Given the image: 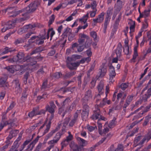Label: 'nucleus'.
Instances as JSON below:
<instances>
[{"instance_id":"nucleus-1","label":"nucleus","mask_w":151,"mask_h":151,"mask_svg":"<svg viewBox=\"0 0 151 151\" xmlns=\"http://www.w3.org/2000/svg\"><path fill=\"white\" fill-rule=\"evenodd\" d=\"M40 3L38 1H34L31 2L25 9H22L19 10V11L15 12L13 11L12 10L13 8L12 7L7 8L6 9V12H8L9 14L10 13H13V14L11 15V17H14L17 15L22 13V12L26 11L23 13L22 14V15L23 16V17L22 19L23 20H25L29 18V13L35 11L38 6L40 5Z\"/></svg>"},{"instance_id":"nucleus-2","label":"nucleus","mask_w":151,"mask_h":151,"mask_svg":"<svg viewBox=\"0 0 151 151\" xmlns=\"http://www.w3.org/2000/svg\"><path fill=\"white\" fill-rule=\"evenodd\" d=\"M55 32L52 28L49 29L47 34L46 35V33L44 35H40V37L38 36H32L28 40V42L29 44L33 42H35L38 45L42 44L44 42V40L48 39L49 38V34H50V40L52 39L53 35L55 34Z\"/></svg>"},{"instance_id":"nucleus-3","label":"nucleus","mask_w":151,"mask_h":151,"mask_svg":"<svg viewBox=\"0 0 151 151\" xmlns=\"http://www.w3.org/2000/svg\"><path fill=\"white\" fill-rule=\"evenodd\" d=\"M9 63L14 62H24L26 61L28 63L27 66H33L37 63L31 58L24 57V54L22 52H19L16 56H14L12 58H9L7 60Z\"/></svg>"},{"instance_id":"nucleus-4","label":"nucleus","mask_w":151,"mask_h":151,"mask_svg":"<svg viewBox=\"0 0 151 151\" xmlns=\"http://www.w3.org/2000/svg\"><path fill=\"white\" fill-rule=\"evenodd\" d=\"M19 132L18 130H11L8 136L6 138V140L5 143L6 144H11V140L13 137L16 136Z\"/></svg>"},{"instance_id":"nucleus-5","label":"nucleus","mask_w":151,"mask_h":151,"mask_svg":"<svg viewBox=\"0 0 151 151\" xmlns=\"http://www.w3.org/2000/svg\"><path fill=\"white\" fill-rule=\"evenodd\" d=\"M107 71L106 67H101L99 70V72L96 78L98 79L99 78H103L106 74Z\"/></svg>"},{"instance_id":"nucleus-6","label":"nucleus","mask_w":151,"mask_h":151,"mask_svg":"<svg viewBox=\"0 0 151 151\" xmlns=\"http://www.w3.org/2000/svg\"><path fill=\"white\" fill-rule=\"evenodd\" d=\"M36 27L35 25L34 24H29L27 25L24 26L23 28L19 29L17 31V33L21 35L24 33L25 31H27V29H32Z\"/></svg>"},{"instance_id":"nucleus-7","label":"nucleus","mask_w":151,"mask_h":151,"mask_svg":"<svg viewBox=\"0 0 151 151\" xmlns=\"http://www.w3.org/2000/svg\"><path fill=\"white\" fill-rule=\"evenodd\" d=\"M95 108V110L93 111V114L91 118L93 120L99 119L101 113L100 111V109L98 106H96Z\"/></svg>"},{"instance_id":"nucleus-8","label":"nucleus","mask_w":151,"mask_h":151,"mask_svg":"<svg viewBox=\"0 0 151 151\" xmlns=\"http://www.w3.org/2000/svg\"><path fill=\"white\" fill-rule=\"evenodd\" d=\"M81 110H77L74 114L73 119L70 122L69 125L70 127H72L77 122L79 114L81 113Z\"/></svg>"},{"instance_id":"nucleus-9","label":"nucleus","mask_w":151,"mask_h":151,"mask_svg":"<svg viewBox=\"0 0 151 151\" xmlns=\"http://www.w3.org/2000/svg\"><path fill=\"white\" fill-rule=\"evenodd\" d=\"M75 60L73 57L72 55L71 56L68 57L66 59V62L68 65H71L72 66H78V63L75 62Z\"/></svg>"},{"instance_id":"nucleus-10","label":"nucleus","mask_w":151,"mask_h":151,"mask_svg":"<svg viewBox=\"0 0 151 151\" xmlns=\"http://www.w3.org/2000/svg\"><path fill=\"white\" fill-rule=\"evenodd\" d=\"M78 42L80 45H81L85 42V41L89 37V36L84 33H81L79 34Z\"/></svg>"},{"instance_id":"nucleus-11","label":"nucleus","mask_w":151,"mask_h":151,"mask_svg":"<svg viewBox=\"0 0 151 151\" xmlns=\"http://www.w3.org/2000/svg\"><path fill=\"white\" fill-rule=\"evenodd\" d=\"M110 82L113 83L114 81L113 79L116 75L114 67H109V69Z\"/></svg>"},{"instance_id":"nucleus-12","label":"nucleus","mask_w":151,"mask_h":151,"mask_svg":"<svg viewBox=\"0 0 151 151\" xmlns=\"http://www.w3.org/2000/svg\"><path fill=\"white\" fill-rule=\"evenodd\" d=\"M105 13L102 12L98 16V17L93 19V22L95 23H101L103 22L104 19Z\"/></svg>"},{"instance_id":"nucleus-13","label":"nucleus","mask_w":151,"mask_h":151,"mask_svg":"<svg viewBox=\"0 0 151 151\" xmlns=\"http://www.w3.org/2000/svg\"><path fill=\"white\" fill-rule=\"evenodd\" d=\"M12 83L14 84L15 86V89L16 93H20L22 92V89L20 88V84L19 83V80L18 79L14 80L12 81Z\"/></svg>"},{"instance_id":"nucleus-14","label":"nucleus","mask_w":151,"mask_h":151,"mask_svg":"<svg viewBox=\"0 0 151 151\" xmlns=\"http://www.w3.org/2000/svg\"><path fill=\"white\" fill-rule=\"evenodd\" d=\"M122 46L120 43H119L117 48L114 50L117 57H120L122 50Z\"/></svg>"},{"instance_id":"nucleus-15","label":"nucleus","mask_w":151,"mask_h":151,"mask_svg":"<svg viewBox=\"0 0 151 151\" xmlns=\"http://www.w3.org/2000/svg\"><path fill=\"white\" fill-rule=\"evenodd\" d=\"M122 1L120 0H117L115 5L114 10L119 12L122 7Z\"/></svg>"},{"instance_id":"nucleus-16","label":"nucleus","mask_w":151,"mask_h":151,"mask_svg":"<svg viewBox=\"0 0 151 151\" xmlns=\"http://www.w3.org/2000/svg\"><path fill=\"white\" fill-rule=\"evenodd\" d=\"M121 19V14H120L118 15V17L116 19L115 23L114 25V28L113 30L115 32H116L119 25L120 21Z\"/></svg>"},{"instance_id":"nucleus-17","label":"nucleus","mask_w":151,"mask_h":151,"mask_svg":"<svg viewBox=\"0 0 151 151\" xmlns=\"http://www.w3.org/2000/svg\"><path fill=\"white\" fill-rule=\"evenodd\" d=\"M70 147L71 148V151H79L80 149V146L75 144L74 142H71L70 145Z\"/></svg>"},{"instance_id":"nucleus-18","label":"nucleus","mask_w":151,"mask_h":151,"mask_svg":"<svg viewBox=\"0 0 151 151\" xmlns=\"http://www.w3.org/2000/svg\"><path fill=\"white\" fill-rule=\"evenodd\" d=\"M142 137V136H139L135 138L134 141V144L135 145V147L138 145L140 146V148L142 147V145L143 144H140V143L142 141V139L139 142L141 139Z\"/></svg>"},{"instance_id":"nucleus-19","label":"nucleus","mask_w":151,"mask_h":151,"mask_svg":"<svg viewBox=\"0 0 151 151\" xmlns=\"http://www.w3.org/2000/svg\"><path fill=\"white\" fill-rule=\"evenodd\" d=\"M40 137L39 136H37V137L28 146L27 149H30V150L32 151L34 148L35 144L37 142Z\"/></svg>"},{"instance_id":"nucleus-20","label":"nucleus","mask_w":151,"mask_h":151,"mask_svg":"<svg viewBox=\"0 0 151 151\" xmlns=\"http://www.w3.org/2000/svg\"><path fill=\"white\" fill-rule=\"evenodd\" d=\"M151 138V131L149 132L147 135L145 136L142 141L140 143V144H144L145 141H148Z\"/></svg>"},{"instance_id":"nucleus-21","label":"nucleus","mask_w":151,"mask_h":151,"mask_svg":"<svg viewBox=\"0 0 151 151\" xmlns=\"http://www.w3.org/2000/svg\"><path fill=\"white\" fill-rule=\"evenodd\" d=\"M68 3L70 4L77 3V6H81L83 5V2L82 0H71L69 1Z\"/></svg>"},{"instance_id":"nucleus-22","label":"nucleus","mask_w":151,"mask_h":151,"mask_svg":"<svg viewBox=\"0 0 151 151\" xmlns=\"http://www.w3.org/2000/svg\"><path fill=\"white\" fill-rule=\"evenodd\" d=\"M104 83L103 82L101 81H100L97 86V88L99 93H103L104 91Z\"/></svg>"},{"instance_id":"nucleus-23","label":"nucleus","mask_w":151,"mask_h":151,"mask_svg":"<svg viewBox=\"0 0 151 151\" xmlns=\"http://www.w3.org/2000/svg\"><path fill=\"white\" fill-rule=\"evenodd\" d=\"M111 19V17L105 16V18L104 23V29L106 30L107 29V26L109 24Z\"/></svg>"},{"instance_id":"nucleus-24","label":"nucleus","mask_w":151,"mask_h":151,"mask_svg":"<svg viewBox=\"0 0 151 151\" xmlns=\"http://www.w3.org/2000/svg\"><path fill=\"white\" fill-rule=\"evenodd\" d=\"M79 101V98H76L69 107V110L72 111L74 108H75L76 105L78 103Z\"/></svg>"},{"instance_id":"nucleus-25","label":"nucleus","mask_w":151,"mask_h":151,"mask_svg":"<svg viewBox=\"0 0 151 151\" xmlns=\"http://www.w3.org/2000/svg\"><path fill=\"white\" fill-rule=\"evenodd\" d=\"M12 24H13L12 22H11V23H9V24H6L4 27L3 28L1 29V31L4 32L7 30L12 28L13 27Z\"/></svg>"},{"instance_id":"nucleus-26","label":"nucleus","mask_w":151,"mask_h":151,"mask_svg":"<svg viewBox=\"0 0 151 151\" xmlns=\"http://www.w3.org/2000/svg\"><path fill=\"white\" fill-rule=\"evenodd\" d=\"M19 145H18L17 141H15L13 145L12 146L11 148L9 151H18V148Z\"/></svg>"},{"instance_id":"nucleus-27","label":"nucleus","mask_w":151,"mask_h":151,"mask_svg":"<svg viewBox=\"0 0 151 151\" xmlns=\"http://www.w3.org/2000/svg\"><path fill=\"white\" fill-rule=\"evenodd\" d=\"M68 90V88L65 87H62L58 89L56 88L52 91V92L53 93H55L58 91H62L63 93H64L66 92Z\"/></svg>"},{"instance_id":"nucleus-28","label":"nucleus","mask_w":151,"mask_h":151,"mask_svg":"<svg viewBox=\"0 0 151 151\" xmlns=\"http://www.w3.org/2000/svg\"><path fill=\"white\" fill-rule=\"evenodd\" d=\"M89 112L82 111L81 116L83 121H86L88 119Z\"/></svg>"},{"instance_id":"nucleus-29","label":"nucleus","mask_w":151,"mask_h":151,"mask_svg":"<svg viewBox=\"0 0 151 151\" xmlns=\"http://www.w3.org/2000/svg\"><path fill=\"white\" fill-rule=\"evenodd\" d=\"M15 51V50L12 48H10L8 47H6L4 48V50L3 51V54H5L9 52H12Z\"/></svg>"},{"instance_id":"nucleus-30","label":"nucleus","mask_w":151,"mask_h":151,"mask_svg":"<svg viewBox=\"0 0 151 151\" xmlns=\"http://www.w3.org/2000/svg\"><path fill=\"white\" fill-rule=\"evenodd\" d=\"M76 73V72L75 71H70V72L66 73L63 76V77L64 78L67 79L71 77L74 75Z\"/></svg>"},{"instance_id":"nucleus-31","label":"nucleus","mask_w":151,"mask_h":151,"mask_svg":"<svg viewBox=\"0 0 151 151\" xmlns=\"http://www.w3.org/2000/svg\"><path fill=\"white\" fill-rule=\"evenodd\" d=\"M88 17V13L87 14L84 15L83 17L79 19V21L80 22L82 23L83 22V24H85L86 23L87 21Z\"/></svg>"},{"instance_id":"nucleus-32","label":"nucleus","mask_w":151,"mask_h":151,"mask_svg":"<svg viewBox=\"0 0 151 151\" xmlns=\"http://www.w3.org/2000/svg\"><path fill=\"white\" fill-rule=\"evenodd\" d=\"M77 140L80 142V144H81V145L82 147L85 146L88 144L87 141L80 137L77 138Z\"/></svg>"},{"instance_id":"nucleus-33","label":"nucleus","mask_w":151,"mask_h":151,"mask_svg":"<svg viewBox=\"0 0 151 151\" xmlns=\"http://www.w3.org/2000/svg\"><path fill=\"white\" fill-rule=\"evenodd\" d=\"M91 60V58L89 57H88L86 58H83L81 60L79 61H77L76 63H79V65L80 64H83L85 62L87 63H88Z\"/></svg>"},{"instance_id":"nucleus-34","label":"nucleus","mask_w":151,"mask_h":151,"mask_svg":"<svg viewBox=\"0 0 151 151\" xmlns=\"http://www.w3.org/2000/svg\"><path fill=\"white\" fill-rule=\"evenodd\" d=\"M90 35L91 37L93 38V40L95 42H96L98 40L97 37V34L96 32L92 31L90 32Z\"/></svg>"},{"instance_id":"nucleus-35","label":"nucleus","mask_w":151,"mask_h":151,"mask_svg":"<svg viewBox=\"0 0 151 151\" xmlns=\"http://www.w3.org/2000/svg\"><path fill=\"white\" fill-rule=\"evenodd\" d=\"M92 44V40L90 39V37L86 41L85 44H84L85 47L86 48H89L91 46Z\"/></svg>"},{"instance_id":"nucleus-36","label":"nucleus","mask_w":151,"mask_h":151,"mask_svg":"<svg viewBox=\"0 0 151 151\" xmlns=\"http://www.w3.org/2000/svg\"><path fill=\"white\" fill-rule=\"evenodd\" d=\"M46 111H48L51 114L54 113L55 112V108H53L52 107L50 106L49 105H46L45 107Z\"/></svg>"},{"instance_id":"nucleus-37","label":"nucleus","mask_w":151,"mask_h":151,"mask_svg":"<svg viewBox=\"0 0 151 151\" xmlns=\"http://www.w3.org/2000/svg\"><path fill=\"white\" fill-rule=\"evenodd\" d=\"M63 134V133L60 132H58L54 137V139L55 140V142H57L60 138L61 136Z\"/></svg>"},{"instance_id":"nucleus-38","label":"nucleus","mask_w":151,"mask_h":151,"mask_svg":"<svg viewBox=\"0 0 151 151\" xmlns=\"http://www.w3.org/2000/svg\"><path fill=\"white\" fill-rule=\"evenodd\" d=\"M15 121L14 119H11L8 120V123L7 122V124H9L10 125V127L7 129V131L11 129L12 127H13L14 125L15 124L14 122Z\"/></svg>"},{"instance_id":"nucleus-39","label":"nucleus","mask_w":151,"mask_h":151,"mask_svg":"<svg viewBox=\"0 0 151 151\" xmlns=\"http://www.w3.org/2000/svg\"><path fill=\"white\" fill-rule=\"evenodd\" d=\"M116 118L115 117H114L111 122L108 125L109 127L110 128H111L114 127L116 124Z\"/></svg>"},{"instance_id":"nucleus-40","label":"nucleus","mask_w":151,"mask_h":151,"mask_svg":"<svg viewBox=\"0 0 151 151\" xmlns=\"http://www.w3.org/2000/svg\"><path fill=\"white\" fill-rule=\"evenodd\" d=\"M123 51L124 54L126 55L130 54L131 52V51H130L129 50L128 46H124Z\"/></svg>"},{"instance_id":"nucleus-41","label":"nucleus","mask_w":151,"mask_h":151,"mask_svg":"<svg viewBox=\"0 0 151 151\" xmlns=\"http://www.w3.org/2000/svg\"><path fill=\"white\" fill-rule=\"evenodd\" d=\"M137 46H134V54L132 59L135 60L138 56Z\"/></svg>"},{"instance_id":"nucleus-42","label":"nucleus","mask_w":151,"mask_h":151,"mask_svg":"<svg viewBox=\"0 0 151 151\" xmlns=\"http://www.w3.org/2000/svg\"><path fill=\"white\" fill-rule=\"evenodd\" d=\"M150 96V94H147L146 93L142 96V98L140 99L142 100V102H145L147 101V99L149 98Z\"/></svg>"},{"instance_id":"nucleus-43","label":"nucleus","mask_w":151,"mask_h":151,"mask_svg":"<svg viewBox=\"0 0 151 151\" xmlns=\"http://www.w3.org/2000/svg\"><path fill=\"white\" fill-rule=\"evenodd\" d=\"M4 68L7 70L8 71L12 73H13L15 71L17 70L14 67H6Z\"/></svg>"},{"instance_id":"nucleus-44","label":"nucleus","mask_w":151,"mask_h":151,"mask_svg":"<svg viewBox=\"0 0 151 151\" xmlns=\"http://www.w3.org/2000/svg\"><path fill=\"white\" fill-rule=\"evenodd\" d=\"M120 57H117L114 58L113 59L112 61H110L109 62V64L108 66H112V64L113 63H117L118 59H119Z\"/></svg>"},{"instance_id":"nucleus-45","label":"nucleus","mask_w":151,"mask_h":151,"mask_svg":"<svg viewBox=\"0 0 151 151\" xmlns=\"http://www.w3.org/2000/svg\"><path fill=\"white\" fill-rule=\"evenodd\" d=\"M128 84L126 83H122L119 86V88H121L122 90L124 91L128 87Z\"/></svg>"},{"instance_id":"nucleus-46","label":"nucleus","mask_w":151,"mask_h":151,"mask_svg":"<svg viewBox=\"0 0 151 151\" xmlns=\"http://www.w3.org/2000/svg\"><path fill=\"white\" fill-rule=\"evenodd\" d=\"M24 42V39L22 38H19L16 40L14 42V43L16 45L22 43Z\"/></svg>"},{"instance_id":"nucleus-47","label":"nucleus","mask_w":151,"mask_h":151,"mask_svg":"<svg viewBox=\"0 0 151 151\" xmlns=\"http://www.w3.org/2000/svg\"><path fill=\"white\" fill-rule=\"evenodd\" d=\"M82 105H89L90 101L88 100L83 98L81 100Z\"/></svg>"},{"instance_id":"nucleus-48","label":"nucleus","mask_w":151,"mask_h":151,"mask_svg":"<svg viewBox=\"0 0 151 151\" xmlns=\"http://www.w3.org/2000/svg\"><path fill=\"white\" fill-rule=\"evenodd\" d=\"M85 24V25L84 26H79L77 28V30H76V32H78L80 30L83 29H86V28L88 26V24L87 23H86Z\"/></svg>"},{"instance_id":"nucleus-49","label":"nucleus","mask_w":151,"mask_h":151,"mask_svg":"<svg viewBox=\"0 0 151 151\" xmlns=\"http://www.w3.org/2000/svg\"><path fill=\"white\" fill-rule=\"evenodd\" d=\"M61 75L62 74L60 73L56 72L52 75V78L58 79L60 77Z\"/></svg>"},{"instance_id":"nucleus-50","label":"nucleus","mask_w":151,"mask_h":151,"mask_svg":"<svg viewBox=\"0 0 151 151\" xmlns=\"http://www.w3.org/2000/svg\"><path fill=\"white\" fill-rule=\"evenodd\" d=\"M29 76V75L28 72H26L23 78L24 82V83L25 84L27 83V80Z\"/></svg>"},{"instance_id":"nucleus-51","label":"nucleus","mask_w":151,"mask_h":151,"mask_svg":"<svg viewBox=\"0 0 151 151\" xmlns=\"http://www.w3.org/2000/svg\"><path fill=\"white\" fill-rule=\"evenodd\" d=\"M47 88H48V87L47 86V81L46 80L43 81L41 89H45Z\"/></svg>"},{"instance_id":"nucleus-52","label":"nucleus","mask_w":151,"mask_h":151,"mask_svg":"<svg viewBox=\"0 0 151 151\" xmlns=\"http://www.w3.org/2000/svg\"><path fill=\"white\" fill-rule=\"evenodd\" d=\"M91 8L92 9H96L97 7V3L96 2L95 0H93L91 3Z\"/></svg>"},{"instance_id":"nucleus-53","label":"nucleus","mask_w":151,"mask_h":151,"mask_svg":"<svg viewBox=\"0 0 151 151\" xmlns=\"http://www.w3.org/2000/svg\"><path fill=\"white\" fill-rule=\"evenodd\" d=\"M92 11H90V17L92 18L94 17L96 14L97 12V9H92Z\"/></svg>"},{"instance_id":"nucleus-54","label":"nucleus","mask_w":151,"mask_h":151,"mask_svg":"<svg viewBox=\"0 0 151 151\" xmlns=\"http://www.w3.org/2000/svg\"><path fill=\"white\" fill-rule=\"evenodd\" d=\"M124 146L121 144L118 145L117 148L114 151H123Z\"/></svg>"},{"instance_id":"nucleus-55","label":"nucleus","mask_w":151,"mask_h":151,"mask_svg":"<svg viewBox=\"0 0 151 151\" xmlns=\"http://www.w3.org/2000/svg\"><path fill=\"white\" fill-rule=\"evenodd\" d=\"M147 37L148 39L146 40V42H147L148 41H149V44L150 45L151 44V30L147 32Z\"/></svg>"},{"instance_id":"nucleus-56","label":"nucleus","mask_w":151,"mask_h":151,"mask_svg":"<svg viewBox=\"0 0 151 151\" xmlns=\"http://www.w3.org/2000/svg\"><path fill=\"white\" fill-rule=\"evenodd\" d=\"M54 132L52 131L50 132H49L47 134L45 139V140L47 141L50 138L52 137L53 134H54Z\"/></svg>"},{"instance_id":"nucleus-57","label":"nucleus","mask_w":151,"mask_h":151,"mask_svg":"<svg viewBox=\"0 0 151 151\" xmlns=\"http://www.w3.org/2000/svg\"><path fill=\"white\" fill-rule=\"evenodd\" d=\"M135 22H132L130 26V29L131 32H134L135 30Z\"/></svg>"},{"instance_id":"nucleus-58","label":"nucleus","mask_w":151,"mask_h":151,"mask_svg":"<svg viewBox=\"0 0 151 151\" xmlns=\"http://www.w3.org/2000/svg\"><path fill=\"white\" fill-rule=\"evenodd\" d=\"M151 11L150 10H145L143 12L144 14V17L146 18L150 16V12Z\"/></svg>"},{"instance_id":"nucleus-59","label":"nucleus","mask_w":151,"mask_h":151,"mask_svg":"<svg viewBox=\"0 0 151 151\" xmlns=\"http://www.w3.org/2000/svg\"><path fill=\"white\" fill-rule=\"evenodd\" d=\"M94 67H91L88 70L87 73V77H89L91 74H92L94 71Z\"/></svg>"},{"instance_id":"nucleus-60","label":"nucleus","mask_w":151,"mask_h":151,"mask_svg":"<svg viewBox=\"0 0 151 151\" xmlns=\"http://www.w3.org/2000/svg\"><path fill=\"white\" fill-rule=\"evenodd\" d=\"M133 94L128 96L127 98V99L126 100V101L130 104L131 102L133 100Z\"/></svg>"},{"instance_id":"nucleus-61","label":"nucleus","mask_w":151,"mask_h":151,"mask_svg":"<svg viewBox=\"0 0 151 151\" xmlns=\"http://www.w3.org/2000/svg\"><path fill=\"white\" fill-rule=\"evenodd\" d=\"M84 95L89 96L90 97L92 98V94L91 91V90H88L85 93Z\"/></svg>"},{"instance_id":"nucleus-62","label":"nucleus","mask_w":151,"mask_h":151,"mask_svg":"<svg viewBox=\"0 0 151 151\" xmlns=\"http://www.w3.org/2000/svg\"><path fill=\"white\" fill-rule=\"evenodd\" d=\"M113 9V8L111 7H109L106 11V16L111 17V13Z\"/></svg>"},{"instance_id":"nucleus-63","label":"nucleus","mask_w":151,"mask_h":151,"mask_svg":"<svg viewBox=\"0 0 151 151\" xmlns=\"http://www.w3.org/2000/svg\"><path fill=\"white\" fill-rule=\"evenodd\" d=\"M107 99L106 98H104L102 102H101L99 105H97L98 107H103L106 104V100Z\"/></svg>"},{"instance_id":"nucleus-64","label":"nucleus","mask_w":151,"mask_h":151,"mask_svg":"<svg viewBox=\"0 0 151 151\" xmlns=\"http://www.w3.org/2000/svg\"><path fill=\"white\" fill-rule=\"evenodd\" d=\"M83 106L82 111L89 112V105H82Z\"/></svg>"}]
</instances>
